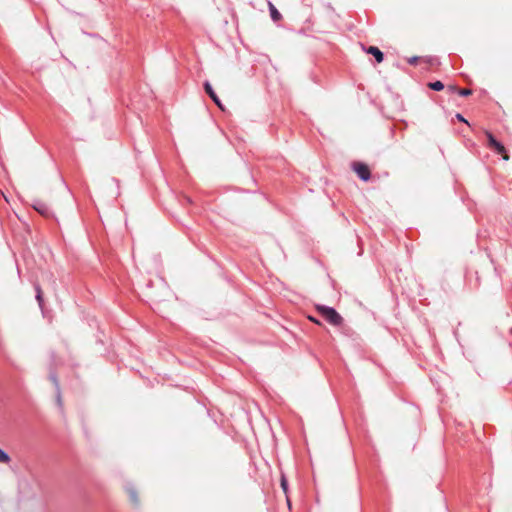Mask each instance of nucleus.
Instances as JSON below:
<instances>
[{"mask_svg": "<svg viewBox=\"0 0 512 512\" xmlns=\"http://www.w3.org/2000/svg\"><path fill=\"white\" fill-rule=\"evenodd\" d=\"M418 61V57H411L408 62L412 65L416 64Z\"/></svg>", "mask_w": 512, "mask_h": 512, "instance_id": "4468645a", "label": "nucleus"}, {"mask_svg": "<svg viewBox=\"0 0 512 512\" xmlns=\"http://www.w3.org/2000/svg\"><path fill=\"white\" fill-rule=\"evenodd\" d=\"M457 117L459 120L464 121V118L460 114H458Z\"/></svg>", "mask_w": 512, "mask_h": 512, "instance_id": "f3484780", "label": "nucleus"}, {"mask_svg": "<svg viewBox=\"0 0 512 512\" xmlns=\"http://www.w3.org/2000/svg\"><path fill=\"white\" fill-rule=\"evenodd\" d=\"M210 98L214 101V103L221 109H223L222 107V104L220 102V99L218 98V96L216 95V93H214L213 95L210 96Z\"/></svg>", "mask_w": 512, "mask_h": 512, "instance_id": "9d476101", "label": "nucleus"}, {"mask_svg": "<svg viewBox=\"0 0 512 512\" xmlns=\"http://www.w3.org/2000/svg\"><path fill=\"white\" fill-rule=\"evenodd\" d=\"M37 211H39L41 214H44L46 212V207L44 205H40V207H35Z\"/></svg>", "mask_w": 512, "mask_h": 512, "instance_id": "ddd939ff", "label": "nucleus"}, {"mask_svg": "<svg viewBox=\"0 0 512 512\" xmlns=\"http://www.w3.org/2000/svg\"><path fill=\"white\" fill-rule=\"evenodd\" d=\"M10 458L8 456V454L3 451L2 449H0V462L2 463H7L9 462Z\"/></svg>", "mask_w": 512, "mask_h": 512, "instance_id": "6e6552de", "label": "nucleus"}, {"mask_svg": "<svg viewBox=\"0 0 512 512\" xmlns=\"http://www.w3.org/2000/svg\"><path fill=\"white\" fill-rule=\"evenodd\" d=\"M58 402H59V404L61 403V397H60V395H58Z\"/></svg>", "mask_w": 512, "mask_h": 512, "instance_id": "6ab92c4d", "label": "nucleus"}, {"mask_svg": "<svg viewBox=\"0 0 512 512\" xmlns=\"http://www.w3.org/2000/svg\"><path fill=\"white\" fill-rule=\"evenodd\" d=\"M36 299L40 306H42L43 297H42V290L39 286H36Z\"/></svg>", "mask_w": 512, "mask_h": 512, "instance_id": "0eeeda50", "label": "nucleus"}, {"mask_svg": "<svg viewBox=\"0 0 512 512\" xmlns=\"http://www.w3.org/2000/svg\"><path fill=\"white\" fill-rule=\"evenodd\" d=\"M458 93L461 96H468L471 94V90L470 89H460Z\"/></svg>", "mask_w": 512, "mask_h": 512, "instance_id": "f8f14e48", "label": "nucleus"}, {"mask_svg": "<svg viewBox=\"0 0 512 512\" xmlns=\"http://www.w3.org/2000/svg\"><path fill=\"white\" fill-rule=\"evenodd\" d=\"M353 170L356 172L358 177L364 181L370 179L371 173L368 166L364 163L355 162L353 163Z\"/></svg>", "mask_w": 512, "mask_h": 512, "instance_id": "7ed1b4c3", "label": "nucleus"}, {"mask_svg": "<svg viewBox=\"0 0 512 512\" xmlns=\"http://www.w3.org/2000/svg\"><path fill=\"white\" fill-rule=\"evenodd\" d=\"M269 10H270V16L273 21L277 22L282 18L279 11L275 8V6L271 2H269Z\"/></svg>", "mask_w": 512, "mask_h": 512, "instance_id": "39448f33", "label": "nucleus"}, {"mask_svg": "<svg viewBox=\"0 0 512 512\" xmlns=\"http://www.w3.org/2000/svg\"><path fill=\"white\" fill-rule=\"evenodd\" d=\"M367 53L369 54H372L377 63H381L383 61V53L375 46H370L368 49H367Z\"/></svg>", "mask_w": 512, "mask_h": 512, "instance_id": "20e7f679", "label": "nucleus"}, {"mask_svg": "<svg viewBox=\"0 0 512 512\" xmlns=\"http://www.w3.org/2000/svg\"><path fill=\"white\" fill-rule=\"evenodd\" d=\"M281 487H282L283 491L285 493H287L288 483H287V480H286V478L284 476H282V478H281Z\"/></svg>", "mask_w": 512, "mask_h": 512, "instance_id": "9b49d317", "label": "nucleus"}, {"mask_svg": "<svg viewBox=\"0 0 512 512\" xmlns=\"http://www.w3.org/2000/svg\"><path fill=\"white\" fill-rule=\"evenodd\" d=\"M485 134H486V137L488 140V147L490 149H492L494 152H496L497 154L501 155L502 158L507 161L509 159V155H508L504 145L502 143H500L499 141H497L495 139V137L492 135V133L487 131Z\"/></svg>", "mask_w": 512, "mask_h": 512, "instance_id": "f03ea898", "label": "nucleus"}, {"mask_svg": "<svg viewBox=\"0 0 512 512\" xmlns=\"http://www.w3.org/2000/svg\"><path fill=\"white\" fill-rule=\"evenodd\" d=\"M130 495H131V499H132L134 502H136V501H137L136 493H135L134 491H131Z\"/></svg>", "mask_w": 512, "mask_h": 512, "instance_id": "2eb2a0df", "label": "nucleus"}, {"mask_svg": "<svg viewBox=\"0 0 512 512\" xmlns=\"http://www.w3.org/2000/svg\"><path fill=\"white\" fill-rule=\"evenodd\" d=\"M429 87L435 91H441L444 88V84L441 81H435L429 84Z\"/></svg>", "mask_w": 512, "mask_h": 512, "instance_id": "423d86ee", "label": "nucleus"}, {"mask_svg": "<svg viewBox=\"0 0 512 512\" xmlns=\"http://www.w3.org/2000/svg\"><path fill=\"white\" fill-rule=\"evenodd\" d=\"M52 380L55 382L56 385H58L57 380L55 377H52Z\"/></svg>", "mask_w": 512, "mask_h": 512, "instance_id": "a211bd4d", "label": "nucleus"}, {"mask_svg": "<svg viewBox=\"0 0 512 512\" xmlns=\"http://www.w3.org/2000/svg\"><path fill=\"white\" fill-rule=\"evenodd\" d=\"M204 88H205L206 93H207L209 96H211V95H213V94L215 93V92H214V90H213V88H212V86L210 85V83H209V82H205V84H204Z\"/></svg>", "mask_w": 512, "mask_h": 512, "instance_id": "1a4fd4ad", "label": "nucleus"}, {"mask_svg": "<svg viewBox=\"0 0 512 512\" xmlns=\"http://www.w3.org/2000/svg\"><path fill=\"white\" fill-rule=\"evenodd\" d=\"M317 312L331 325L340 326L343 322L341 315L332 307L316 305Z\"/></svg>", "mask_w": 512, "mask_h": 512, "instance_id": "f257e3e1", "label": "nucleus"}, {"mask_svg": "<svg viewBox=\"0 0 512 512\" xmlns=\"http://www.w3.org/2000/svg\"><path fill=\"white\" fill-rule=\"evenodd\" d=\"M310 320H311V321H313V322H314V323H316V324H319V321H318V320H316V318H312V317H310Z\"/></svg>", "mask_w": 512, "mask_h": 512, "instance_id": "dca6fc26", "label": "nucleus"}]
</instances>
